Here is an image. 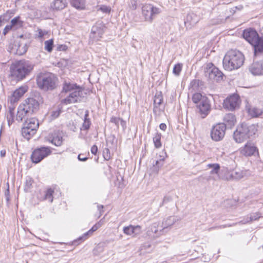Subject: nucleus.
Segmentation results:
<instances>
[{"mask_svg": "<svg viewBox=\"0 0 263 263\" xmlns=\"http://www.w3.org/2000/svg\"><path fill=\"white\" fill-rule=\"evenodd\" d=\"M49 196V187L41 189L39 191L37 197L41 200H44Z\"/></svg>", "mask_w": 263, "mask_h": 263, "instance_id": "7c9ffc66", "label": "nucleus"}, {"mask_svg": "<svg viewBox=\"0 0 263 263\" xmlns=\"http://www.w3.org/2000/svg\"><path fill=\"white\" fill-rule=\"evenodd\" d=\"M176 221V219L174 217L170 216L167 218L163 222V228L162 229V231H164L165 233L167 232L170 229L168 228L171 227L173 226Z\"/></svg>", "mask_w": 263, "mask_h": 263, "instance_id": "cd10ccee", "label": "nucleus"}, {"mask_svg": "<svg viewBox=\"0 0 263 263\" xmlns=\"http://www.w3.org/2000/svg\"><path fill=\"white\" fill-rule=\"evenodd\" d=\"M12 13L8 11L6 13L0 16V19L2 22H7L12 17Z\"/></svg>", "mask_w": 263, "mask_h": 263, "instance_id": "09e8293b", "label": "nucleus"}, {"mask_svg": "<svg viewBox=\"0 0 263 263\" xmlns=\"http://www.w3.org/2000/svg\"><path fill=\"white\" fill-rule=\"evenodd\" d=\"M27 50V47L26 44H20L18 45L17 49V53L19 55H22L26 53Z\"/></svg>", "mask_w": 263, "mask_h": 263, "instance_id": "a18cd8bd", "label": "nucleus"}, {"mask_svg": "<svg viewBox=\"0 0 263 263\" xmlns=\"http://www.w3.org/2000/svg\"><path fill=\"white\" fill-rule=\"evenodd\" d=\"M15 106L14 104H10L8 105V111L7 114H15Z\"/></svg>", "mask_w": 263, "mask_h": 263, "instance_id": "052dcab7", "label": "nucleus"}, {"mask_svg": "<svg viewBox=\"0 0 263 263\" xmlns=\"http://www.w3.org/2000/svg\"><path fill=\"white\" fill-rule=\"evenodd\" d=\"M109 150L108 148H105L103 152V156L105 159L109 160L110 159V155H109Z\"/></svg>", "mask_w": 263, "mask_h": 263, "instance_id": "13d9d810", "label": "nucleus"}, {"mask_svg": "<svg viewBox=\"0 0 263 263\" xmlns=\"http://www.w3.org/2000/svg\"><path fill=\"white\" fill-rule=\"evenodd\" d=\"M86 0H71V5L77 10H81L85 9Z\"/></svg>", "mask_w": 263, "mask_h": 263, "instance_id": "bb28decb", "label": "nucleus"}, {"mask_svg": "<svg viewBox=\"0 0 263 263\" xmlns=\"http://www.w3.org/2000/svg\"><path fill=\"white\" fill-rule=\"evenodd\" d=\"M226 125L224 123H218L214 125L211 130V137L215 141H221L224 137Z\"/></svg>", "mask_w": 263, "mask_h": 263, "instance_id": "39448f33", "label": "nucleus"}, {"mask_svg": "<svg viewBox=\"0 0 263 263\" xmlns=\"http://www.w3.org/2000/svg\"><path fill=\"white\" fill-rule=\"evenodd\" d=\"M158 224L157 223H154L149 228V230L147 231V234L149 236L153 237H157L164 234L165 232L162 231V229L159 231L158 229Z\"/></svg>", "mask_w": 263, "mask_h": 263, "instance_id": "412c9836", "label": "nucleus"}, {"mask_svg": "<svg viewBox=\"0 0 263 263\" xmlns=\"http://www.w3.org/2000/svg\"><path fill=\"white\" fill-rule=\"evenodd\" d=\"M102 223L101 222V220H100L99 222H98L97 223L95 224L91 229V231H92L93 232L97 231L101 226Z\"/></svg>", "mask_w": 263, "mask_h": 263, "instance_id": "5fc2aeb1", "label": "nucleus"}, {"mask_svg": "<svg viewBox=\"0 0 263 263\" xmlns=\"http://www.w3.org/2000/svg\"><path fill=\"white\" fill-rule=\"evenodd\" d=\"M261 217V214L259 213H255L251 214L249 217L247 218L246 220L243 223L251 222L254 220H256Z\"/></svg>", "mask_w": 263, "mask_h": 263, "instance_id": "37998d69", "label": "nucleus"}, {"mask_svg": "<svg viewBox=\"0 0 263 263\" xmlns=\"http://www.w3.org/2000/svg\"><path fill=\"white\" fill-rule=\"evenodd\" d=\"M50 7L57 10H62L66 7V2L64 0H54Z\"/></svg>", "mask_w": 263, "mask_h": 263, "instance_id": "c756f323", "label": "nucleus"}, {"mask_svg": "<svg viewBox=\"0 0 263 263\" xmlns=\"http://www.w3.org/2000/svg\"><path fill=\"white\" fill-rule=\"evenodd\" d=\"M123 232L125 234L135 237L141 233V227L139 226L130 224L123 228Z\"/></svg>", "mask_w": 263, "mask_h": 263, "instance_id": "4468645a", "label": "nucleus"}, {"mask_svg": "<svg viewBox=\"0 0 263 263\" xmlns=\"http://www.w3.org/2000/svg\"><path fill=\"white\" fill-rule=\"evenodd\" d=\"M82 88V87L78 85L76 83H70L65 81L63 85L62 91L65 93L69 92V93L71 92L74 91V90L77 89L80 90Z\"/></svg>", "mask_w": 263, "mask_h": 263, "instance_id": "6ab92c4d", "label": "nucleus"}, {"mask_svg": "<svg viewBox=\"0 0 263 263\" xmlns=\"http://www.w3.org/2000/svg\"><path fill=\"white\" fill-rule=\"evenodd\" d=\"M28 87L27 85H23L20 87L18 89H16L13 93L17 98H20L27 91Z\"/></svg>", "mask_w": 263, "mask_h": 263, "instance_id": "f704fd0d", "label": "nucleus"}, {"mask_svg": "<svg viewBox=\"0 0 263 263\" xmlns=\"http://www.w3.org/2000/svg\"><path fill=\"white\" fill-rule=\"evenodd\" d=\"M100 10H101L103 12L108 13L110 12V8L106 6L103 5L101 6L100 8Z\"/></svg>", "mask_w": 263, "mask_h": 263, "instance_id": "bf43d9fd", "label": "nucleus"}, {"mask_svg": "<svg viewBox=\"0 0 263 263\" xmlns=\"http://www.w3.org/2000/svg\"><path fill=\"white\" fill-rule=\"evenodd\" d=\"M23 24L24 21L21 20V17L20 16H17L13 18L11 21V25L13 28V30H16L22 27L23 26Z\"/></svg>", "mask_w": 263, "mask_h": 263, "instance_id": "c85d7f7f", "label": "nucleus"}, {"mask_svg": "<svg viewBox=\"0 0 263 263\" xmlns=\"http://www.w3.org/2000/svg\"><path fill=\"white\" fill-rule=\"evenodd\" d=\"M244 55L237 50H230L223 59V66L225 70L231 71L239 69L244 63Z\"/></svg>", "mask_w": 263, "mask_h": 263, "instance_id": "f257e3e1", "label": "nucleus"}, {"mask_svg": "<svg viewBox=\"0 0 263 263\" xmlns=\"http://www.w3.org/2000/svg\"><path fill=\"white\" fill-rule=\"evenodd\" d=\"M130 3H131V5H130V8L133 10H135L136 9V8H137L136 1H132L130 2Z\"/></svg>", "mask_w": 263, "mask_h": 263, "instance_id": "338daca9", "label": "nucleus"}, {"mask_svg": "<svg viewBox=\"0 0 263 263\" xmlns=\"http://www.w3.org/2000/svg\"><path fill=\"white\" fill-rule=\"evenodd\" d=\"M59 85L58 78L50 73V90L55 88Z\"/></svg>", "mask_w": 263, "mask_h": 263, "instance_id": "58836bf2", "label": "nucleus"}, {"mask_svg": "<svg viewBox=\"0 0 263 263\" xmlns=\"http://www.w3.org/2000/svg\"><path fill=\"white\" fill-rule=\"evenodd\" d=\"M239 152L241 155L245 157H251L258 154L257 147L251 142H248L244 146L240 148Z\"/></svg>", "mask_w": 263, "mask_h": 263, "instance_id": "f8f14e48", "label": "nucleus"}, {"mask_svg": "<svg viewBox=\"0 0 263 263\" xmlns=\"http://www.w3.org/2000/svg\"><path fill=\"white\" fill-rule=\"evenodd\" d=\"M11 30H13V28H12L11 24L7 25V26H6V27L4 29L3 32V34L6 35Z\"/></svg>", "mask_w": 263, "mask_h": 263, "instance_id": "6e6d98bb", "label": "nucleus"}, {"mask_svg": "<svg viewBox=\"0 0 263 263\" xmlns=\"http://www.w3.org/2000/svg\"><path fill=\"white\" fill-rule=\"evenodd\" d=\"M243 7L241 5H239L237 6H235L232 8V10L233 11L234 13H235L236 10H241L243 9Z\"/></svg>", "mask_w": 263, "mask_h": 263, "instance_id": "e2e57ef3", "label": "nucleus"}, {"mask_svg": "<svg viewBox=\"0 0 263 263\" xmlns=\"http://www.w3.org/2000/svg\"><path fill=\"white\" fill-rule=\"evenodd\" d=\"M25 120V122L23 124V127L22 128H29V129H32L34 130H37L39 123L38 120L35 118H26Z\"/></svg>", "mask_w": 263, "mask_h": 263, "instance_id": "f3484780", "label": "nucleus"}, {"mask_svg": "<svg viewBox=\"0 0 263 263\" xmlns=\"http://www.w3.org/2000/svg\"><path fill=\"white\" fill-rule=\"evenodd\" d=\"M83 154H79L78 155V159H79V160L81 161H86L88 159V158L86 157H83Z\"/></svg>", "mask_w": 263, "mask_h": 263, "instance_id": "69168bd1", "label": "nucleus"}, {"mask_svg": "<svg viewBox=\"0 0 263 263\" xmlns=\"http://www.w3.org/2000/svg\"><path fill=\"white\" fill-rule=\"evenodd\" d=\"M36 84L39 88L45 91L49 89V72H41L36 77Z\"/></svg>", "mask_w": 263, "mask_h": 263, "instance_id": "1a4fd4ad", "label": "nucleus"}, {"mask_svg": "<svg viewBox=\"0 0 263 263\" xmlns=\"http://www.w3.org/2000/svg\"><path fill=\"white\" fill-rule=\"evenodd\" d=\"M249 70L254 75H263V61L253 63Z\"/></svg>", "mask_w": 263, "mask_h": 263, "instance_id": "a211bd4d", "label": "nucleus"}, {"mask_svg": "<svg viewBox=\"0 0 263 263\" xmlns=\"http://www.w3.org/2000/svg\"><path fill=\"white\" fill-rule=\"evenodd\" d=\"M241 101L237 94H233L227 97L223 101V106L229 110H234L239 108Z\"/></svg>", "mask_w": 263, "mask_h": 263, "instance_id": "423d86ee", "label": "nucleus"}, {"mask_svg": "<svg viewBox=\"0 0 263 263\" xmlns=\"http://www.w3.org/2000/svg\"><path fill=\"white\" fill-rule=\"evenodd\" d=\"M104 32L103 27L93 26L90 34V38L94 41H98L102 37Z\"/></svg>", "mask_w": 263, "mask_h": 263, "instance_id": "dca6fc26", "label": "nucleus"}, {"mask_svg": "<svg viewBox=\"0 0 263 263\" xmlns=\"http://www.w3.org/2000/svg\"><path fill=\"white\" fill-rule=\"evenodd\" d=\"M203 98H208L206 97L203 96L201 93L196 92L193 94L192 96V100L193 102L197 105L199 104L203 100Z\"/></svg>", "mask_w": 263, "mask_h": 263, "instance_id": "e433bc0d", "label": "nucleus"}, {"mask_svg": "<svg viewBox=\"0 0 263 263\" xmlns=\"http://www.w3.org/2000/svg\"><path fill=\"white\" fill-rule=\"evenodd\" d=\"M182 67V65L181 64L178 63L176 64L174 66L173 70L174 74H175L176 76H178L180 74V73L181 71Z\"/></svg>", "mask_w": 263, "mask_h": 263, "instance_id": "de8ad7c7", "label": "nucleus"}, {"mask_svg": "<svg viewBox=\"0 0 263 263\" xmlns=\"http://www.w3.org/2000/svg\"><path fill=\"white\" fill-rule=\"evenodd\" d=\"M83 90L84 89L82 88L71 92L65 99L61 100V103L68 105L81 102L82 98L84 97L83 94Z\"/></svg>", "mask_w": 263, "mask_h": 263, "instance_id": "0eeeda50", "label": "nucleus"}, {"mask_svg": "<svg viewBox=\"0 0 263 263\" xmlns=\"http://www.w3.org/2000/svg\"><path fill=\"white\" fill-rule=\"evenodd\" d=\"M49 154L48 147H41L35 149L31 155V159L33 163H38Z\"/></svg>", "mask_w": 263, "mask_h": 263, "instance_id": "6e6552de", "label": "nucleus"}, {"mask_svg": "<svg viewBox=\"0 0 263 263\" xmlns=\"http://www.w3.org/2000/svg\"><path fill=\"white\" fill-rule=\"evenodd\" d=\"M209 67L206 68L205 71V76L211 80L216 82L222 79L223 73L217 67L214 66L213 64L210 63L208 65Z\"/></svg>", "mask_w": 263, "mask_h": 263, "instance_id": "9d476101", "label": "nucleus"}, {"mask_svg": "<svg viewBox=\"0 0 263 263\" xmlns=\"http://www.w3.org/2000/svg\"><path fill=\"white\" fill-rule=\"evenodd\" d=\"M142 13L146 21L150 23L153 22L151 4L144 5L142 8Z\"/></svg>", "mask_w": 263, "mask_h": 263, "instance_id": "aec40b11", "label": "nucleus"}, {"mask_svg": "<svg viewBox=\"0 0 263 263\" xmlns=\"http://www.w3.org/2000/svg\"><path fill=\"white\" fill-rule=\"evenodd\" d=\"M208 167L212 168L210 172V174L212 175L214 174H217L220 170V165L217 163L209 164Z\"/></svg>", "mask_w": 263, "mask_h": 263, "instance_id": "79ce46f5", "label": "nucleus"}, {"mask_svg": "<svg viewBox=\"0 0 263 263\" xmlns=\"http://www.w3.org/2000/svg\"><path fill=\"white\" fill-rule=\"evenodd\" d=\"M34 66V64L29 61L22 60L16 61L12 65L10 76L16 81L22 80L30 74Z\"/></svg>", "mask_w": 263, "mask_h": 263, "instance_id": "f03ea898", "label": "nucleus"}, {"mask_svg": "<svg viewBox=\"0 0 263 263\" xmlns=\"http://www.w3.org/2000/svg\"><path fill=\"white\" fill-rule=\"evenodd\" d=\"M223 121L226 123V126L229 128L233 126L236 122L235 116L232 113L226 114L223 118Z\"/></svg>", "mask_w": 263, "mask_h": 263, "instance_id": "4be33fe9", "label": "nucleus"}, {"mask_svg": "<svg viewBox=\"0 0 263 263\" xmlns=\"http://www.w3.org/2000/svg\"><path fill=\"white\" fill-rule=\"evenodd\" d=\"M98 152V147L96 145H93L91 147V152L93 155H96Z\"/></svg>", "mask_w": 263, "mask_h": 263, "instance_id": "0e129e2a", "label": "nucleus"}, {"mask_svg": "<svg viewBox=\"0 0 263 263\" xmlns=\"http://www.w3.org/2000/svg\"><path fill=\"white\" fill-rule=\"evenodd\" d=\"M163 96L161 91H157L154 99V105L156 107L159 106L163 102Z\"/></svg>", "mask_w": 263, "mask_h": 263, "instance_id": "72a5a7b5", "label": "nucleus"}, {"mask_svg": "<svg viewBox=\"0 0 263 263\" xmlns=\"http://www.w3.org/2000/svg\"><path fill=\"white\" fill-rule=\"evenodd\" d=\"M91 124L90 120L88 118V111L86 110L85 113L84 120L82 128L84 130H88Z\"/></svg>", "mask_w": 263, "mask_h": 263, "instance_id": "4c0bfd02", "label": "nucleus"}, {"mask_svg": "<svg viewBox=\"0 0 263 263\" xmlns=\"http://www.w3.org/2000/svg\"><path fill=\"white\" fill-rule=\"evenodd\" d=\"M15 114H7V120L8 126L10 127L12 123L14 122Z\"/></svg>", "mask_w": 263, "mask_h": 263, "instance_id": "3c124183", "label": "nucleus"}, {"mask_svg": "<svg viewBox=\"0 0 263 263\" xmlns=\"http://www.w3.org/2000/svg\"><path fill=\"white\" fill-rule=\"evenodd\" d=\"M161 12V9L159 8L154 7L152 5V17L153 20H154L155 16L156 15L160 14Z\"/></svg>", "mask_w": 263, "mask_h": 263, "instance_id": "8fccbe9b", "label": "nucleus"}, {"mask_svg": "<svg viewBox=\"0 0 263 263\" xmlns=\"http://www.w3.org/2000/svg\"><path fill=\"white\" fill-rule=\"evenodd\" d=\"M36 130L29 129V128H22L21 134L22 136L27 140H29L36 134Z\"/></svg>", "mask_w": 263, "mask_h": 263, "instance_id": "a878e982", "label": "nucleus"}, {"mask_svg": "<svg viewBox=\"0 0 263 263\" xmlns=\"http://www.w3.org/2000/svg\"><path fill=\"white\" fill-rule=\"evenodd\" d=\"M255 134L254 127L242 124L238 126L233 134V138L236 142L242 143Z\"/></svg>", "mask_w": 263, "mask_h": 263, "instance_id": "20e7f679", "label": "nucleus"}, {"mask_svg": "<svg viewBox=\"0 0 263 263\" xmlns=\"http://www.w3.org/2000/svg\"><path fill=\"white\" fill-rule=\"evenodd\" d=\"M199 21L198 16L193 13H189L186 15L184 20V25L186 29H191L194 27Z\"/></svg>", "mask_w": 263, "mask_h": 263, "instance_id": "2eb2a0df", "label": "nucleus"}, {"mask_svg": "<svg viewBox=\"0 0 263 263\" xmlns=\"http://www.w3.org/2000/svg\"><path fill=\"white\" fill-rule=\"evenodd\" d=\"M247 111L249 114L252 117H257L262 112L260 109L256 107H247Z\"/></svg>", "mask_w": 263, "mask_h": 263, "instance_id": "2f4dec72", "label": "nucleus"}, {"mask_svg": "<svg viewBox=\"0 0 263 263\" xmlns=\"http://www.w3.org/2000/svg\"><path fill=\"white\" fill-rule=\"evenodd\" d=\"M164 160V157H160V158L159 160L156 161L155 163L153 165L154 172L158 173L159 168L163 165Z\"/></svg>", "mask_w": 263, "mask_h": 263, "instance_id": "c9c22d12", "label": "nucleus"}, {"mask_svg": "<svg viewBox=\"0 0 263 263\" xmlns=\"http://www.w3.org/2000/svg\"><path fill=\"white\" fill-rule=\"evenodd\" d=\"M39 34L38 37L40 38H42L45 35L47 34L48 32L45 31H43L41 29H38Z\"/></svg>", "mask_w": 263, "mask_h": 263, "instance_id": "680f3d73", "label": "nucleus"}, {"mask_svg": "<svg viewBox=\"0 0 263 263\" xmlns=\"http://www.w3.org/2000/svg\"><path fill=\"white\" fill-rule=\"evenodd\" d=\"M110 122L115 124L117 128H119L120 125H121L123 130H125L126 128V121L121 118L113 116L111 117Z\"/></svg>", "mask_w": 263, "mask_h": 263, "instance_id": "393cba45", "label": "nucleus"}, {"mask_svg": "<svg viewBox=\"0 0 263 263\" xmlns=\"http://www.w3.org/2000/svg\"><path fill=\"white\" fill-rule=\"evenodd\" d=\"M33 183V180L30 177H27L26 178L24 191L26 192H28L30 191L32 187V183Z\"/></svg>", "mask_w": 263, "mask_h": 263, "instance_id": "a19ab883", "label": "nucleus"}, {"mask_svg": "<svg viewBox=\"0 0 263 263\" xmlns=\"http://www.w3.org/2000/svg\"><path fill=\"white\" fill-rule=\"evenodd\" d=\"M243 37L251 45H253L259 37L257 32L253 29L249 28L243 31Z\"/></svg>", "mask_w": 263, "mask_h": 263, "instance_id": "ddd939ff", "label": "nucleus"}, {"mask_svg": "<svg viewBox=\"0 0 263 263\" xmlns=\"http://www.w3.org/2000/svg\"><path fill=\"white\" fill-rule=\"evenodd\" d=\"M196 107L197 112L202 119L205 118L211 111V104L208 98H203V100L196 105Z\"/></svg>", "mask_w": 263, "mask_h": 263, "instance_id": "9b49d317", "label": "nucleus"}, {"mask_svg": "<svg viewBox=\"0 0 263 263\" xmlns=\"http://www.w3.org/2000/svg\"><path fill=\"white\" fill-rule=\"evenodd\" d=\"M200 83V82L198 80H193L192 81L190 85V90L194 91L198 90Z\"/></svg>", "mask_w": 263, "mask_h": 263, "instance_id": "c03bdc74", "label": "nucleus"}, {"mask_svg": "<svg viewBox=\"0 0 263 263\" xmlns=\"http://www.w3.org/2000/svg\"><path fill=\"white\" fill-rule=\"evenodd\" d=\"M253 46L255 56H257L259 54H263V37H259Z\"/></svg>", "mask_w": 263, "mask_h": 263, "instance_id": "5701e85b", "label": "nucleus"}, {"mask_svg": "<svg viewBox=\"0 0 263 263\" xmlns=\"http://www.w3.org/2000/svg\"><path fill=\"white\" fill-rule=\"evenodd\" d=\"M67 47L65 45H58L56 46V50L58 51H66Z\"/></svg>", "mask_w": 263, "mask_h": 263, "instance_id": "4d7b16f0", "label": "nucleus"}, {"mask_svg": "<svg viewBox=\"0 0 263 263\" xmlns=\"http://www.w3.org/2000/svg\"><path fill=\"white\" fill-rule=\"evenodd\" d=\"M9 193H10L9 189V186H8L7 189L5 191V195L6 196V200L7 201H8L9 200Z\"/></svg>", "mask_w": 263, "mask_h": 263, "instance_id": "774afa93", "label": "nucleus"}, {"mask_svg": "<svg viewBox=\"0 0 263 263\" xmlns=\"http://www.w3.org/2000/svg\"><path fill=\"white\" fill-rule=\"evenodd\" d=\"M231 176L233 178L235 179H239L243 177V173L241 171H235L233 172L231 174Z\"/></svg>", "mask_w": 263, "mask_h": 263, "instance_id": "49530a36", "label": "nucleus"}, {"mask_svg": "<svg viewBox=\"0 0 263 263\" xmlns=\"http://www.w3.org/2000/svg\"><path fill=\"white\" fill-rule=\"evenodd\" d=\"M39 108V103L33 98H27L21 104L17 109L16 120L22 122L26 118H30Z\"/></svg>", "mask_w": 263, "mask_h": 263, "instance_id": "7ed1b4c3", "label": "nucleus"}, {"mask_svg": "<svg viewBox=\"0 0 263 263\" xmlns=\"http://www.w3.org/2000/svg\"><path fill=\"white\" fill-rule=\"evenodd\" d=\"M62 141V134L59 130L53 134L52 138L50 140V143L57 146L61 145Z\"/></svg>", "mask_w": 263, "mask_h": 263, "instance_id": "b1692460", "label": "nucleus"}, {"mask_svg": "<svg viewBox=\"0 0 263 263\" xmlns=\"http://www.w3.org/2000/svg\"><path fill=\"white\" fill-rule=\"evenodd\" d=\"M161 135L160 134L156 133L153 138V142L155 147L159 148L161 147L162 144L161 142Z\"/></svg>", "mask_w": 263, "mask_h": 263, "instance_id": "ea45409f", "label": "nucleus"}, {"mask_svg": "<svg viewBox=\"0 0 263 263\" xmlns=\"http://www.w3.org/2000/svg\"><path fill=\"white\" fill-rule=\"evenodd\" d=\"M19 99V98L15 96L14 93H13L12 96L9 100V103H10V104H14V103L17 102L18 101Z\"/></svg>", "mask_w": 263, "mask_h": 263, "instance_id": "864d4df0", "label": "nucleus"}, {"mask_svg": "<svg viewBox=\"0 0 263 263\" xmlns=\"http://www.w3.org/2000/svg\"><path fill=\"white\" fill-rule=\"evenodd\" d=\"M93 232L91 231V229H90L88 232L84 233L83 236L80 237L79 238V240H84L87 239L90 235L92 234Z\"/></svg>", "mask_w": 263, "mask_h": 263, "instance_id": "603ef678", "label": "nucleus"}, {"mask_svg": "<svg viewBox=\"0 0 263 263\" xmlns=\"http://www.w3.org/2000/svg\"><path fill=\"white\" fill-rule=\"evenodd\" d=\"M62 108L61 105L52 108L50 115V120L55 119L60 116L62 111Z\"/></svg>", "mask_w": 263, "mask_h": 263, "instance_id": "473e14b6", "label": "nucleus"}]
</instances>
